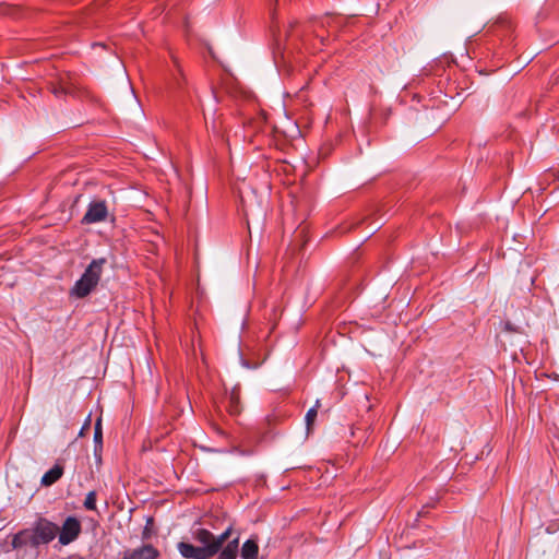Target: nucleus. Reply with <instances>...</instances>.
Segmentation results:
<instances>
[{"label": "nucleus", "mask_w": 559, "mask_h": 559, "mask_svg": "<svg viewBox=\"0 0 559 559\" xmlns=\"http://www.w3.org/2000/svg\"><path fill=\"white\" fill-rule=\"evenodd\" d=\"M506 329H507L508 331H514L510 323H507V324H506Z\"/></svg>", "instance_id": "16"}, {"label": "nucleus", "mask_w": 559, "mask_h": 559, "mask_svg": "<svg viewBox=\"0 0 559 559\" xmlns=\"http://www.w3.org/2000/svg\"><path fill=\"white\" fill-rule=\"evenodd\" d=\"M63 475V466L60 463H56L49 471H47L41 477L40 484L45 487H49L57 483Z\"/></svg>", "instance_id": "8"}, {"label": "nucleus", "mask_w": 559, "mask_h": 559, "mask_svg": "<svg viewBox=\"0 0 559 559\" xmlns=\"http://www.w3.org/2000/svg\"><path fill=\"white\" fill-rule=\"evenodd\" d=\"M319 407H320V402L317 401L316 404L311 408H309L306 414L305 420H306V426H307L308 431L311 430V428L316 421Z\"/></svg>", "instance_id": "10"}, {"label": "nucleus", "mask_w": 559, "mask_h": 559, "mask_svg": "<svg viewBox=\"0 0 559 559\" xmlns=\"http://www.w3.org/2000/svg\"><path fill=\"white\" fill-rule=\"evenodd\" d=\"M160 556L159 550L151 544H145L139 548L124 552L122 559H157Z\"/></svg>", "instance_id": "6"}, {"label": "nucleus", "mask_w": 559, "mask_h": 559, "mask_svg": "<svg viewBox=\"0 0 559 559\" xmlns=\"http://www.w3.org/2000/svg\"><path fill=\"white\" fill-rule=\"evenodd\" d=\"M259 555L258 540L254 538L247 539L240 549V556L242 559H257Z\"/></svg>", "instance_id": "9"}, {"label": "nucleus", "mask_w": 559, "mask_h": 559, "mask_svg": "<svg viewBox=\"0 0 559 559\" xmlns=\"http://www.w3.org/2000/svg\"><path fill=\"white\" fill-rule=\"evenodd\" d=\"M108 214L109 211L107 202L105 200L95 199L88 203L87 210L81 222L86 225L105 222Z\"/></svg>", "instance_id": "5"}, {"label": "nucleus", "mask_w": 559, "mask_h": 559, "mask_svg": "<svg viewBox=\"0 0 559 559\" xmlns=\"http://www.w3.org/2000/svg\"><path fill=\"white\" fill-rule=\"evenodd\" d=\"M59 526L46 518H38L31 528H24L17 532L11 542L13 549H19L24 546L37 548L40 545H48L58 534Z\"/></svg>", "instance_id": "2"}, {"label": "nucleus", "mask_w": 559, "mask_h": 559, "mask_svg": "<svg viewBox=\"0 0 559 559\" xmlns=\"http://www.w3.org/2000/svg\"><path fill=\"white\" fill-rule=\"evenodd\" d=\"M243 212H245V215L248 216V210L246 207V203L243 202Z\"/></svg>", "instance_id": "17"}, {"label": "nucleus", "mask_w": 559, "mask_h": 559, "mask_svg": "<svg viewBox=\"0 0 559 559\" xmlns=\"http://www.w3.org/2000/svg\"><path fill=\"white\" fill-rule=\"evenodd\" d=\"M82 533V524L81 521L73 516L69 515L63 521L61 527L58 531V542L61 546H67L79 538Z\"/></svg>", "instance_id": "4"}, {"label": "nucleus", "mask_w": 559, "mask_h": 559, "mask_svg": "<svg viewBox=\"0 0 559 559\" xmlns=\"http://www.w3.org/2000/svg\"><path fill=\"white\" fill-rule=\"evenodd\" d=\"M51 93L56 96V97H62L67 94V90L66 87H63L62 85H58V86H52L51 88Z\"/></svg>", "instance_id": "15"}, {"label": "nucleus", "mask_w": 559, "mask_h": 559, "mask_svg": "<svg viewBox=\"0 0 559 559\" xmlns=\"http://www.w3.org/2000/svg\"><path fill=\"white\" fill-rule=\"evenodd\" d=\"M94 443H95V454L97 451H102L103 448V431H102V421L97 419L94 427Z\"/></svg>", "instance_id": "11"}, {"label": "nucleus", "mask_w": 559, "mask_h": 559, "mask_svg": "<svg viewBox=\"0 0 559 559\" xmlns=\"http://www.w3.org/2000/svg\"><path fill=\"white\" fill-rule=\"evenodd\" d=\"M233 526L229 525L222 534L214 535L204 527L192 530V539L200 544L195 546L189 542H179L177 549L186 559H237L239 552V536L230 539Z\"/></svg>", "instance_id": "1"}, {"label": "nucleus", "mask_w": 559, "mask_h": 559, "mask_svg": "<svg viewBox=\"0 0 559 559\" xmlns=\"http://www.w3.org/2000/svg\"><path fill=\"white\" fill-rule=\"evenodd\" d=\"M83 506L86 510H90V511L96 510V492L95 491H90L86 495Z\"/></svg>", "instance_id": "12"}, {"label": "nucleus", "mask_w": 559, "mask_h": 559, "mask_svg": "<svg viewBox=\"0 0 559 559\" xmlns=\"http://www.w3.org/2000/svg\"><path fill=\"white\" fill-rule=\"evenodd\" d=\"M106 263V258L92 260L84 273L70 289V295L76 298H85L88 296L98 285Z\"/></svg>", "instance_id": "3"}, {"label": "nucleus", "mask_w": 559, "mask_h": 559, "mask_svg": "<svg viewBox=\"0 0 559 559\" xmlns=\"http://www.w3.org/2000/svg\"><path fill=\"white\" fill-rule=\"evenodd\" d=\"M84 429H85V426H83V428H81L80 436H82V435H83Z\"/></svg>", "instance_id": "18"}, {"label": "nucleus", "mask_w": 559, "mask_h": 559, "mask_svg": "<svg viewBox=\"0 0 559 559\" xmlns=\"http://www.w3.org/2000/svg\"><path fill=\"white\" fill-rule=\"evenodd\" d=\"M174 61H175V64H176V68H177L176 73H174V83H175L177 88H182L183 87V82H185L182 69L177 63L176 59Z\"/></svg>", "instance_id": "13"}, {"label": "nucleus", "mask_w": 559, "mask_h": 559, "mask_svg": "<svg viewBox=\"0 0 559 559\" xmlns=\"http://www.w3.org/2000/svg\"><path fill=\"white\" fill-rule=\"evenodd\" d=\"M153 524H154L153 518H148L146 521V524L142 531V539L143 540H147L152 537Z\"/></svg>", "instance_id": "14"}, {"label": "nucleus", "mask_w": 559, "mask_h": 559, "mask_svg": "<svg viewBox=\"0 0 559 559\" xmlns=\"http://www.w3.org/2000/svg\"><path fill=\"white\" fill-rule=\"evenodd\" d=\"M241 388L239 384L233 386L230 392L226 395V411L230 416H238L242 411L240 402Z\"/></svg>", "instance_id": "7"}]
</instances>
